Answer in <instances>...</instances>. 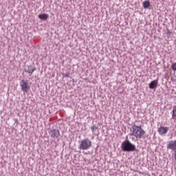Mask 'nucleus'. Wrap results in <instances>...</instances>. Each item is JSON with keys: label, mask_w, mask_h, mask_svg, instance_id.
<instances>
[{"label": "nucleus", "mask_w": 176, "mask_h": 176, "mask_svg": "<svg viewBox=\"0 0 176 176\" xmlns=\"http://www.w3.org/2000/svg\"><path fill=\"white\" fill-rule=\"evenodd\" d=\"M131 131V135H133V137L139 140L145 134V131L142 129L141 126L133 125Z\"/></svg>", "instance_id": "nucleus-1"}, {"label": "nucleus", "mask_w": 176, "mask_h": 176, "mask_svg": "<svg viewBox=\"0 0 176 176\" xmlns=\"http://www.w3.org/2000/svg\"><path fill=\"white\" fill-rule=\"evenodd\" d=\"M121 148L124 152H134L135 151V145L131 144L129 140L123 142Z\"/></svg>", "instance_id": "nucleus-2"}, {"label": "nucleus", "mask_w": 176, "mask_h": 176, "mask_svg": "<svg viewBox=\"0 0 176 176\" xmlns=\"http://www.w3.org/2000/svg\"><path fill=\"white\" fill-rule=\"evenodd\" d=\"M91 147V142L89 139H84L81 140L79 149L82 151H87V149H90Z\"/></svg>", "instance_id": "nucleus-3"}, {"label": "nucleus", "mask_w": 176, "mask_h": 176, "mask_svg": "<svg viewBox=\"0 0 176 176\" xmlns=\"http://www.w3.org/2000/svg\"><path fill=\"white\" fill-rule=\"evenodd\" d=\"M20 87L23 93H28V91H30V89H31V86L30 85V84H28V81L25 80H21L20 82Z\"/></svg>", "instance_id": "nucleus-4"}, {"label": "nucleus", "mask_w": 176, "mask_h": 176, "mask_svg": "<svg viewBox=\"0 0 176 176\" xmlns=\"http://www.w3.org/2000/svg\"><path fill=\"white\" fill-rule=\"evenodd\" d=\"M52 138H58L60 137V131L58 129H52L50 132Z\"/></svg>", "instance_id": "nucleus-5"}, {"label": "nucleus", "mask_w": 176, "mask_h": 176, "mask_svg": "<svg viewBox=\"0 0 176 176\" xmlns=\"http://www.w3.org/2000/svg\"><path fill=\"white\" fill-rule=\"evenodd\" d=\"M168 127L167 126H160L158 129V133L160 135H164V134H167L168 133Z\"/></svg>", "instance_id": "nucleus-6"}, {"label": "nucleus", "mask_w": 176, "mask_h": 176, "mask_svg": "<svg viewBox=\"0 0 176 176\" xmlns=\"http://www.w3.org/2000/svg\"><path fill=\"white\" fill-rule=\"evenodd\" d=\"M167 149H172V151H176V140H172L167 145Z\"/></svg>", "instance_id": "nucleus-7"}, {"label": "nucleus", "mask_w": 176, "mask_h": 176, "mask_svg": "<svg viewBox=\"0 0 176 176\" xmlns=\"http://www.w3.org/2000/svg\"><path fill=\"white\" fill-rule=\"evenodd\" d=\"M157 87V80H154L151 81L149 84V89H153L155 87Z\"/></svg>", "instance_id": "nucleus-8"}, {"label": "nucleus", "mask_w": 176, "mask_h": 176, "mask_svg": "<svg viewBox=\"0 0 176 176\" xmlns=\"http://www.w3.org/2000/svg\"><path fill=\"white\" fill-rule=\"evenodd\" d=\"M36 71V68L35 67H32L31 66H28V69L25 70V72H27L28 74H30V75H32V74H34V72Z\"/></svg>", "instance_id": "nucleus-9"}, {"label": "nucleus", "mask_w": 176, "mask_h": 176, "mask_svg": "<svg viewBox=\"0 0 176 176\" xmlns=\"http://www.w3.org/2000/svg\"><path fill=\"white\" fill-rule=\"evenodd\" d=\"M38 19L41 20H47V19H49V15L47 14H40L38 15Z\"/></svg>", "instance_id": "nucleus-10"}, {"label": "nucleus", "mask_w": 176, "mask_h": 176, "mask_svg": "<svg viewBox=\"0 0 176 176\" xmlns=\"http://www.w3.org/2000/svg\"><path fill=\"white\" fill-rule=\"evenodd\" d=\"M148 6H151V2H149V1H146L143 3V7L144 9H148Z\"/></svg>", "instance_id": "nucleus-11"}, {"label": "nucleus", "mask_w": 176, "mask_h": 176, "mask_svg": "<svg viewBox=\"0 0 176 176\" xmlns=\"http://www.w3.org/2000/svg\"><path fill=\"white\" fill-rule=\"evenodd\" d=\"M172 118H176V106H173L172 111Z\"/></svg>", "instance_id": "nucleus-12"}, {"label": "nucleus", "mask_w": 176, "mask_h": 176, "mask_svg": "<svg viewBox=\"0 0 176 176\" xmlns=\"http://www.w3.org/2000/svg\"><path fill=\"white\" fill-rule=\"evenodd\" d=\"M171 68H172L173 71H176V63H174L172 64Z\"/></svg>", "instance_id": "nucleus-13"}, {"label": "nucleus", "mask_w": 176, "mask_h": 176, "mask_svg": "<svg viewBox=\"0 0 176 176\" xmlns=\"http://www.w3.org/2000/svg\"><path fill=\"white\" fill-rule=\"evenodd\" d=\"M91 131L93 132H94L95 130H97V126H96L95 125H94L93 126L91 127Z\"/></svg>", "instance_id": "nucleus-14"}, {"label": "nucleus", "mask_w": 176, "mask_h": 176, "mask_svg": "<svg viewBox=\"0 0 176 176\" xmlns=\"http://www.w3.org/2000/svg\"><path fill=\"white\" fill-rule=\"evenodd\" d=\"M14 122H15V123H19V120L14 119Z\"/></svg>", "instance_id": "nucleus-15"}, {"label": "nucleus", "mask_w": 176, "mask_h": 176, "mask_svg": "<svg viewBox=\"0 0 176 176\" xmlns=\"http://www.w3.org/2000/svg\"><path fill=\"white\" fill-rule=\"evenodd\" d=\"M175 159L176 160V151L175 152Z\"/></svg>", "instance_id": "nucleus-16"}]
</instances>
